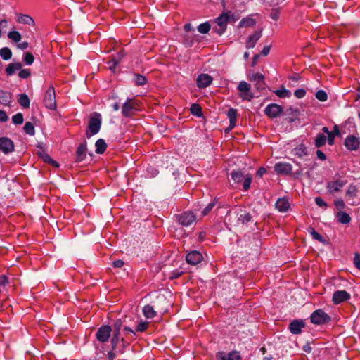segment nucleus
<instances>
[{
  "instance_id": "obj_1",
  "label": "nucleus",
  "mask_w": 360,
  "mask_h": 360,
  "mask_svg": "<svg viewBox=\"0 0 360 360\" xmlns=\"http://www.w3.org/2000/svg\"><path fill=\"white\" fill-rule=\"evenodd\" d=\"M123 331L124 337H120V334H113L110 340L112 349L121 354L124 352L126 348L136 338V333L129 327L125 326Z\"/></svg>"
},
{
  "instance_id": "obj_2",
  "label": "nucleus",
  "mask_w": 360,
  "mask_h": 360,
  "mask_svg": "<svg viewBox=\"0 0 360 360\" xmlns=\"http://www.w3.org/2000/svg\"><path fill=\"white\" fill-rule=\"evenodd\" d=\"M101 127V115L98 112H94L91 115L87 129L86 131V136L89 139L92 136L98 134Z\"/></svg>"
},
{
  "instance_id": "obj_3",
  "label": "nucleus",
  "mask_w": 360,
  "mask_h": 360,
  "mask_svg": "<svg viewBox=\"0 0 360 360\" xmlns=\"http://www.w3.org/2000/svg\"><path fill=\"white\" fill-rule=\"evenodd\" d=\"M231 177L236 184L243 181V191H247L249 190L252 181L251 174H245L241 170L238 169L231 172Z\"/></svg>"
},
{
  "instance_id": "obj_4",
  "label": "nucleus",
  "mask_w": 360,
  "mask_h": 360,
  "mask_svg": "<svg viewBox=\"0 0 360 360\" xmlns=\"http://www.w3.org/2000/svg\"><path fill=\"white\" fill-rule=\"evenodd\" d=\"M231 18H233V21L236 20L233 18V14H232L231 12L224 13L220 16H219L215 20L217 25L213 27V32L217 33L219 35H221L226 30L227 22L230 20Z\"/></svg>"
},
{
  "instance_id": "obj_5",
  "label": "nucleus",
  "mask_w": 360,
  "mask_h": 360,
  "mask_svg": "<svg viewBox=\"0 0 360 360\" xmlns=\"http://www.w3.org/2000/svg\"><path fill=\"white\" fill-rule=\"evenodd\" d=\"M141 110L140 103L132 98H128L123 104L122 113L124 117H131L136 111Z\"/></svg>"
},
{
  "instance_id": "obj_6",
  "label": "nucleus",
  "mask_w": 360,
  "mask_h": 360,
  "mask_svg": "<svg viewBox=\"0 0 360 360\" xmlns=\"http://www.w3.org/2000/svg\"><path fill=\"white\" fill-rule=\"evenodd\" d=\"M330 316L323 310H315L310 316L311 322L315 325H323L330 321Z\"/></svg>"
},
{
  "instance_id": "obj_7",
  "label": "nucleus",
  "mask_w": 360,
  "mask_h": 360,
  "mask_svg": "<svg viewBox=\"0 0 360 360\" xmlns=\"http://www.w3.org/2000/svg\"><path fill=\"white\" fill-rule=\"evenodd\" d=\"M44 104L46 108L50 110L56 109V92L53 86H50L46 91L44 96Z\"/></svg>"
},
{
  "instance_id": "obj_8",
  "label": "nucleus",
  "mask_w": 360,
  "mask_h": 360,
  "mask_svg": "<svg viewBox=\"0 0 360 360\" xmlns=\"http://www.w3.org/2000/svg\"><path fill=\"white\" fill-rule=\"evenodd\" d=\"M237 89L239 92V96L243 101H250L253 98L254 95L250 91L251 86L248 82H240L237 86Z\"/></svg>"
},
{
  "instance_id": "obj_9",
  "label": "nucleus",
  "mask_w": 360,
  "mask_h": 360,
  "mask_svg": "<svg viewBox=\"0 0 360 360\" xmlns=\"http://www.w3.org/2000/svg\"><path fill=\"white\" fill-rule=\"evenodd\" d=\"M344 146L349 151H356L360 148V137L350 134L344 140Z\"/></svg>"
},
{
  "instance_id": "obj_10",
  "label": "nucleus",
  "mask_w": 360,
  "mask_h": 360,
  "mask_svg": "<svg viewBox=\"0 0 360 360\" xmlns=\"http://www.w3.org/2000/svg\"><path fill=\"white\" fill-rule=\"evenodd\" d=\"M112 332V328L108 325L100 327L96 333V338L101 342H107Z\"/></svg>"
},
{
  "instance_id": "obj_11",
  "label": "nucleus",
  "mask_w": 360,
  "mask_h": 360,
  "mask_svg": "<svg viewBox=\"0 0 360 360\" xmlns=\"http://www.w3.org/2000/svg\"><path fill=\"white\" fill-rule=\"evenodd\" d=\"M283 110V109L281 105L271 103L265 108L264 112L269 118H275L278 117Z\"/></svg>"
},
{
  "instance_id": "obj_12",
  "label": "nucleus",
  "mask_w": 360,
  "mask_h": 360,
  "mask_svg": "<svg viewBox=\"0 0 360 360\" xmlns=\"http://www.w3.org/2000/svg\"><path fill=\"white\" fill-rule=\"evenodd\" d=\"M196 219L193 212H185L178 216V221L182 226H188Z\"/></svg>"
},
{
  "instance_id": "obj_13",
  "label": "nucleus",
  "mask_w": 360,
  "mask_h": 360,
  "mask_svg": "<svg viewBox=\"0 0 360 360\" xmlns=\"http://www.w3.org/2000/svg\"><path fill=\"white\" fill-rule=\"evenodd\" d=\"M14 143L7 137L0 138V150L4 154H8L14 150Z\"/></svg>"
},
{
  "instance_id": "obj_14",
  "label": "nucleus",
  "mask_w": 360,
  "mask_h": 360,
  "mask_svg": "<svg viewBox=\"0 0 360 360\" xmlns=\"http://www.w3.org/2000/svg\"><path fill=\"white\" fill-rule=\"evenodd\" d=\"M216 358L217 360H241V356L238 351H232L229 353L218 352Z\"/></svg>"
},
{
  "instance_id": "obj_15",
  "label": "nucleus",
  "mask_w": 360,
  "mask_h": 360,
  "mask_svg": "<svg viewBox=\"0 0 360 360\" xmlns=\"http://www.w3.org/2000/svg\"><path fill=\"white\" fill-rule=\"evenodd\" d=\"M350 298V294L345 290H337L333 292L332 300L335 304H339Z\"/></svg>"
},
{
  "instance_id": "obj_16",
  "label": "nucleus",
  "mask_w": 360,
  "mask_h": 360,
  "mask_svg": "<svg viewBox=\"0 0 360 360\" xmlns=\"http://www.w3.org/2000/svg\"><path fill=\"white\" fill-rule=\"evenodd\" d=\"M202 259V254L196 250L191 251L186 257V262L191 265H196L200 263Z\"/></svg>"
},
{
  "instance_id": "obj_17",
  "label": "nucleus",
  "mask_w": 360,
  "mask_h": 360,
  "mask_svg": "<svg viewBox=\"0 0 360 360\" xmlns=\"http://www.w3.org/2000/svg\"><path fill=\"white\" fill-rule=\"evenodd\" d=\"M212 77L207 74H200L196 79V84L198 88L203 89L209 86L212 82Z\"/></svg>"
},
{
  "instance_id": "obj_18",
  "label": "nucleus",
  "mask_w": 360,
  "mask_h": 360,
  "mask_svg": "<svg viewBox=\"0 0 360 360\" xmlns=\"http://www.w3.org/2000/svg\"><path fill=\"white\" fill-rule=\"evenodd\" d=\"M358 193V188L356 186L350 184L348 186V188L345 193V195L347 197V202L351 205H355L356 203L354 201L355 197H356Z\"/></svg>"
},
{
  "instance_id": "obj_19",
  "label": "nucleus",
  "mask_w": 360,
  "mask_h": 360,
  "mask_svg": "<svg viewBox=\"0 0 360 360\" xmlns=\"http://www.w3.org/2000/svg\"><path fill=\"white\" fill-rule=\"evenodd\" d=\"M292 165L287 162H278L274 166V170L277 174H289L292 172Z\"/></svg>"
},
{
  "instance_id": "obj_20",
  "label": "nucleus",
  "mask_w": 360,
  "mask_h": 360,
  "mask_svg": "<svg viewBox=\"0 0 360 360\" xmlns=\"http://www.w3.org/2000/svg\"><path fill=\"white\" fill-rule=\"evenodd\" d=\"M304 326L305 323L303 320H294L290 323L289 330L292 334H300Z\"/></svg>"
},
{
  "instance_id": "obj_21",
  "label": "nucleus",
  "mask_w": 360,
  "mask_h": 360,
  "mask_svg": "<svg viewBox=\"0 0 360 360\" xmlns=\"http://www.w3.org/2000/svg\"><path fill=\"white\" fill-rule=\"evenodd\" d=\"M250 80L255 82V86L257 89H264L265 88L264 77L260 73H255L250 77Z\"/></svg>"
},
{
  "instance_id": "obj_22",
  "label": "nucleus",
  "mask_w": 360,
  "mask_h": 360,
  "mask_svg": "<svg viewBox=\"0 0 360 360\" xmlns=\"http://www.w3.org/2000/svg\"><path fill=\"white\" fill-rule=\"evenodd\" d=\"M345 181L338 179L328 183L327 188L330 193L339 191L345 184Z\"/></svg>"
},
{
  "instance_id": "obj_23",
  "label": "nucleus",
  "mask_w": 360,
  "mask_h": 360,
  "mask_svg": "<svg viewBox=\"0 0 360 360\" xmlns=\"http://www.w3.org/2000/svg\"><path fill=\"white\" fill-rule=\"evenodd\" d=\"M290 202L285 198H278L276 202V209L281 212H287L290 208Z\"/></svg>"
},
{
  "instance_id": "obj_24",
  "label": "nucleus",
  "mask_w": 360,
  "mask_h": 360,
  "mask_svg": "<svg viewBox=\"0 0 360 360\" xmlns=\"http://www.w3.org/2000/svg\"><path fill=\"white\" fill-rule=\"evenodd\" d=\"M261 36V32L258 31L255 32L252 35L249 36L246 41V48H253L255 46L257 41L260 39Z\"/></svg>"
},
{
  "instance_id": "obj_25",
  "label": "nucleus",
  "mask_w": 360,
  "mask_h": 360,
  "mask_svg": "<svg viewBox=\"0 0 360 360\" xmlns=\"http://www.w3.org/2000/svg\"><path fill=\"white\" fill-rule=\"evenodd\" d=\"M12 95L10 92L6 91L0 90V105L4 106L10 105L11 102Z\"/></svg>"
},
{
  "instance_id": "obj_26",
  "label": "nucleus",
  "mask_w": 360,
  "mask_h": 360,
  "mask_svg": "<svg viewBox=\"0 0 360 360\" xmlns=\"http://www.w3.org/2000/svg\"><path fill=\"white\" fill-rule=\"evenodd\" d=\"M16 20L18 22L25 25H34V21L32 17L26 14H17Z\"/></svg>"
},
{
  "instance_id": "obj_27",
  "label": "nucleus",
  "mask_w": 360,
  "mask_h": 360,
  "mask_svg": "<svg viewBox=\"0 0 360 360\" xmlns=\"http://www.w3.org/2000/svg\"><path fill=\"white\" fill-rule=\"evenodd\" d=\"M237 110L234 108H230L227 112V117L229 119V128L233 129L236 124Z\"/></svg>"
},
{
  "instance_id": "obj_28",
  "label": "nucleus",
  "mask_w": 360,
  "mask_h": 360,
  "mask_svg": "<svg viewBox=\"0 0 360 360\" xmlns=\"http://www.w3.org/2000/svg\"><path fill=\"white\" fill-rule=\"evenodd\" d=\"M142 311L146 319H153L157 315V311L155 310L154 307L150 304L145 305Z\"/></svg>"
},
{
  "instance_id": "obj_29",
  "label": "nucleus",
  "mask_w": 360,
  "mask_h": 360,
  "mask_svg": "<svg viewBox=\"0 0 360 360\" xmlns=\"http://www.w3.org/2000/svg\"><path fill=\"white\" fill-rule=\"evenodd\" d=\"M338 136H340V130L338 126L335 124L333 127V131H330L327 136V141L328 145L333 146L335 142V138Z\"/></svg>"
},
{
  "instance_id": "obj_30",
  "label": "nucleus",
  "mask_w": 360,
  "mask_h": 360,
  "mask_svg": "<svg viewBox=\"0 0 360 360\" xmlns=\"http://www.w3.org/2000/svg\"><path fill=\"white\" fill-rule=\"evenodd\" d=\"M22 68V64L20 63H10L6 68V73L8 76L13 75L17 70H20Z\"/></svg>"
},
{
  "instance_id": "obj_31",
  "label": "nucleus",
  "mask_w": 360,
  "mask_h": 360,
  "mask_svg": "<svg viewBox=\"0 0 360 360\" xmlns=\"http://www.w3.org/2000/svg\"><path fill=\"white\" fill-rule=\"evenodd\" d=\"M95 146H96L95 152L97 154H103L107 148V144H106L105 141H104V139H98L96 141Z\"/></svg>"
},
{
  "instance_id": "obj_32",
  "label": "nucleus",
  "mask_w": 360,
  "mask_h": 360,
  "mask_svg": "<svg viewBox=\"0 0 360 360\" xmlns=\"http://www.w3.org/2000/svg\"><path fill=\"white\" fill-rule=\"evenodd\" d=\"M337 217L338 222L342 224H347L351 221L350 216L342 211H340L337 213Z\"/></svg>"
},
{
  "instance_id": "obj_33",
  "label": "nucleus",
  "mask_w": 360,
  "mask_h": 360,
  "mask_svg": "<svg viewBox=\"0 0 360 360\" xmlns=\"http://www.w3.org/2000/svg\"><path fill=\"white\" fill-rule=\"evenodd\" d=\"M86 143H82L80 144L77 149V160L82 161L84 159L86 156Z\"/></svg>"
},
{
  "instance_id": "obj_34",
  "label": "nucleus",
  "mask_w": 360,
  "mask_h": 360,
  "mask_svg": "<svg viewBox=\"0 0 360 360\" xmlns=\"http://www.w3.org/2000/svg\"><path fill=\"white\" fill-rule=\"evenodd\" d=\"M327 141V137L323 134H318L314 141L315 146L320 148L323 146Z\"/></svg>"
},
{
  "instance_id": "obj_35",
  "label": "nucleus",
  "mask_w": 360,
  "mask_h": 360,
  "mask_svg": "<svg viewBox=\"0 0 360 360\" xmlns=\"http://www.w3.org/2000/svg\"><path fill=\"white\" fill-rule=\"evenodd\" d=\"M18 103L22 107L25 108H28L30 107V101L27 95L23 94L20 95L18 98Z\"/></svg>"
},
{
  "instance_id": "obj_36",
  "label": "nucleus",
  "mask_w": 360,
  "mask_h": 360,
  "mask_svg": "<svg viewBox=\"0 0 360 360\" xmlns=\"http://www.w3.org/2000/svg\"><path fill=\"white\" fill-rule=\"evenodd\" d=\"M275 94L279 98H288L290 96L291 93L287 90L284 86H282L280 89H277L274 91Z\"/></svg>"
},
{
  "instance_id": "obj_37",
  "label": "nucleus",
  "mask_w": 360,
  "mask_h": 360,
  "mask_svg": "<svg viewBox=\"0 0 360 360\" xmlns=\"http://www.w3.org/2000/svg\"><path fill=\"white\" fill-rule=\"evenodd\" d=\"M134 81L136 86H143L146 84L147 79L146 77H144L141 75L136 74L134 76Z\"/></svg>"
},
{
  "instance_id": "obj_38",
  "label": "nucleus",
  "mask_w": 360,
  "mask_h": 360,
  "mask_svg": "<svg viewBox=\"0 0 360 360\" xmlns=\"http://www.w3.org/2000/svg\"><path fill=\"white\" fill-rule=\"evenodd\" d=\"M211 29V25L208 22L201 23L198 27V30L201 34H207Z\"/></svg>"
},
{
  "instance_id": "obj_39",
  "label": "nucleus",
  "mask_w": 360,
  "mask_h": 360,
  "mask_svg": "<svg viewBox=\"0 0 360 360\" xmlns=\"http://www.w3.org/2000/svg\"><path fill=\"white\" fill-rule=\"evenodd\" d=\"M0 56L4 60H8L12 56L11 51L7 47L2 48L0 49Z\"/></svg>"
},
{
  "instance_id": "obj_40",
  "label": "nucleus",
  "mask_w": 360,
  "mask_h": 360,
  "mask_svg": "<svg viewBox=\"0 0 360 360\" xmlns=\"http://www.w3.org/2000/svg\"><path fill=\"white\" fill-rule=\"evenodd\" d=\"M23 129L27 134L30 136H33L35 134L34 127L32 122H26L24 125Z\"/></svg>"
},
{
  "instance_id": "obj_41",
  "label": "nucleus",
  "mask_w": 360,
  "mask_h": 360,
  "mask_svg": "<svg viewBox=\"0 0 360 360\" xmlns=\"http://www.w3.org/2000/svg\"><path fill=\"white\" fill-rule=\"evenodd\" d=\"M308 232L311 234V237L319 241V242H321L323 243L324 240H323V238L317 232L315 231V229L312 227H309L308 228Z\"/></svg>"
},
{
  "instance_id": "obj_42",
  "label": "nucleus",
  "mask_w": 360,
  "mask_h": 360,
  "mask_svg": "<svg viewBox=\"0 0 360 360\" xmlns=\"http://www.w3.org/2000/svg\"><path fill=\"white\" fill-rule=\"evenodd\" d=\"M255 25V20L251 18L243 19L239 25L240 27H253Z\"/></svg>"
},
{
  "instance_id": "obj_43",
  "label": "nucleus",
  "mask_w": 360,
  "mask_h": 360,
  "mask_svg": "<svg viewBox=\"0 0 360 360\" xmlns=\"http://www.w3.org/2000/svg\"><path fill=\"white\" fill-rule=\"evenodd\" d=\"M252 219V215L250 213H244L239 216L238 221L243 224H247Z\"/></svg>"
},
{
  "instance_id": "obj_44",
  "label": "nucleus",
  "mask_w": 360,
  "mask_h": 360,
  "mask_svg": "<svg viewBox=\"0 0 360 360\" xmlns=\"http://www.w3.org/2000/svg\"><path fill=\"white\" fill-rule=\"evenodd\" d=\"M8 37L14 42H19L21 40V34L18 31L10 32Z\"/></svg>"
},
{
  "instance_id": "obj_45",
  "label": "nucleus",
  "mask_w": 360,
  "mask_h": 360,
  "mask_svg": "<svg viewBox=\"0 0 360 360\" xmlns=\"http://www.w3.org/2000/svg\"><path fill=\"white\" fill-rule=\"evenodd\" d=\"M122 326V320L121 319L116 320L113 324V329H112V330L113 331V334H120Z\"/></svg>"
},
{
  "instance_id": "obj_46",
  "label": "nucleus",
  "mask_w": 360,
  "mask_h": 360,
  "mask_svg": "<svg viewBox=\"0 0 360 360\" xmlns=\"http://www.w3.org/2000/svg\"><path fill=\"white\" fill-rule=\"evenodd\" d=\"M316 98L320 101L324 102L328 99V95L323 90H319L315 94Z\"/></svg>"
},
{
  "instance_id": "obj_47",
  "label": "nucleus",
  "mask_w": 360,
  "mask_h": 360,
  "mask_svg": "<svg viewBox=\"0 0 360 360\" xmlns=\"http://www.w3.org/2000/svg\"><path fill=\"white\" fill-rule=\"evenodd\" d=\"M191 111L193 115L198 117H200L202 115V109L198 104H193L191 108Z\"/></svg>"
},
{
  "instance_id": "obj_48",
  "label": "nucleus",
  "mask_w": 360,
  "mask_h": 360,
  "mask_svg": "<svg viewBox=\"0 0 360 360\" xmlns=\"http://www.w3.org/2000/svg\"><path fill=\"white\" fill-rule=\"evenodd\" d=\"M149 323L147 321H140L136 328L137 332H144L147 330Z\"/></svg>"
},
{
  "instance_id": "obj_49",
  "label": "nucleus",
  "mask_w": 360,
  "mask_h": 360,
  "mask_svg": "<svg viewBox=\"0 0 360 360\" xmlns=\"http://www.w3.org/2000/svg\"><path fill=\"white\" fill-rule=\"evenodd\" d=\"M13 122L15 124H20L23 122V115L22 113L18 112L12 117Z\"/></svg>"
},
{
  "instance_id": "obj_50",
  "label": "nucleus",
  "mask_w": 360,
  "mask_h": 360,
  "mask_svg": "<svg viewBox=\"0 0 360 360\" xmlns=\"http://www.w3.org/2000/svg\"><path fill=\"white\" fill-rule=\"evenodd\" d=\"M295 154L299 157H303L307 155L306 148L301 145L295 148Z\"/></svg>"
},
{
  "instance_id": "obj_51",
  "label": "nucleus",
  "mask_w": 360,
  "mask_h": 360,
  "mask_svg": "<svg viewBox=\"0 0 360 360\" xmlns=\"http://www.w3.org/2000/svg\"><path fill=\"white\" fill-rule=\"evenodd\" d=\"M34 56L31 53H26L23 58V60L27 65H31L34 62Z\"/></svg>"
},
{
  "instance_id": "obj_52",
  "label": "nucleus",
  "mask_w": 360,
  "mask_h": 360,
  "mask_svg": "<svg viewBox=\"0 0 360 360\" xmlns=\"http://www.w3.org/2000/svg\"><path fill=\"white\" fill-rule=\"evenodd\" d=\"M31 75L30 69H22L20 70L18 76L22 79H27Z\"/></svg>"
},
{
  "instance_id": "obj_53",
  "label": "nucleus",
  "mask_w": 360,
  "mask_h": 360,
  "mask_svg": "<svg viewBox=\"0 0 360 360\" xmlns=\"http://www.w3.org/2000/svg\"><path fill=\"white\" fill-rule=\"evenodd\" d=\"M119 63V60H117L115 58H112V60L108 61V68L111 70H114L116 68V66Z\"/></svg>"
},
{
  "instance_id": "obj_54",
  "label": "nucleus",
  "mask_w": 360,
  "mask_h": 360,
  "mask_svg": "<svg viewBox=\"0 0 360 360\" xmlns=\"http://www.w3.org/2000/svg\"><path fill=\"white\" fill-rule=\"evenodd\" d=\"M215 205V203L214 202H210L207 207L202 210V216H206L213 209V207H214Z\"/></svg>"
},
{
  "instance_id": "obj_55",
  "label": "nucleus",
  "mask_w": 360,
  "mask_h": 360,
  "mask_svg": "<svg viewBox=\"0 0 360 360\" xmlns=\"http://www.w3.org/2000/svg\"><path fill=\"white\" fill-rule=\"evenodd\" d=\"M294 95L297 98H302L306 95V91L304 89H298L295 91Z\"/></svg>"
},
{
  "instance_id": "obj_56",
  "label": "nucleus",
  "mask_w": 360,
  "mask_h": 360,
  "mask_svg": "<svg viewBox=\"0 0 360 360\" xmlns=\"http://www.w3.org/2000/svg\"><path fill=\"white\" fill-rule=\"evenodd\" d=\"M315 202L319 207H323L324 209L328 207L327 203L321 197L316 198Z\"/></svg>"
},
{
  "instance_id": "obj_57",
  "label": "nucleus",
  "mask_w": 360,
  "mask_h": 360,
  "mask_svg": "<svg viewBox=\"0 0 360 360\" xmlns=\"http://www.w3.org/2000/svg\"><path fill=\"white\" fill-rule=\"evenodd\" d=\"M354 264L356 269L360 270V254L355 253L354 257Z\"/></svg>"
},
{
  "instance_id": "obj_58",
  "label": "nucleus",
  "mask_w": 360,
  "mask_h": 360,
  "mask_svg": "<svg viewBox=\"0 0 360 360\" xmlns=\"http://www.w3.org/2000/svg\"><path fill=\"white\" fill-rule=\"evenodd\" d=\"M280 12L278 9L274 8L271 10L270 16L274 20H277L279 18Z\"/></svg>"
},
{
  "instance_id": "obj_59",
  "label": "nucleus",
  "mask_w": 360,
  "mask_h": 360,
  "mask_svg": "<svg viewBox=\"0 0 360 360\" xmlns=\"http://www.w3.org/2000/svg\"><path fill=\"white\" fill-rule=\"evenodd\" d=\"M335 205L339 210H343L345 207V203L342 200H338L334 202Z\"/></svg>"
},
{
  "instance_id": "obj_60",
  "label": "nucleus",
  "mask_w": 360,
  "mask_h": 360,
  "mask_svg": "<svg viewBox=\"0 0 360 360\" xmlns=\"http://www.w3.org/2000/svg\"><path fill=\"white\" fill-rule=\"evenodd\" d=\"M124 262L121 259H117L113 262L112 266L115 268H121L124 266Z\"/></svg>"
},
{
  "instance_id": "obj_61",
  "label": "nucleus",
  "mask_w": 360,
  "mask_h": 360,
  "mask_svg": "<svg viewBox=\"0 0 360 360\" xmlns=\"http://www.w3.org/2000/svg\"><path fill=\"white\" fill-rule=\"evenodd\" d=\"M316 155L319 160H325L326 159V155H325V153L320 150H318L316 151Z\"/></svg>"
},
{
  "instance_id": "obj_62",
  "label": "nucleus",
  "mask_w": 360,
  "mask_h": 360,
  "mask_svg": "<svg viewBox=\"0 0 360 360\" xmlns=\"http://www.w3.org/2000/svg\"><path fill=\"white\" fill-rule=\"evenodd\" d=\"M8 120V116L6 113L0 110V122H6Z\"/></svg>"
},
{
  "instance_id": "obj_63",
  "label": "nucleus",
  "mask_w": 360,
  "mask_h": 360,
  "mask_svg": "<svg viewBox=\"0 0 360 360\" xmlns=\"http://www.w3.org/2000/svg\"><path fill=\"white\" fill-rule=\"evenodd\" d=\"M269 51H270V46H265L261 51V55L266 56L269 53Z\"/></svg>"
},
{
  "instance_id": "obj_64",
  "label": "nucleus",
  "mask_w": 360,
  "mask_h": 360,
  "mask_svg": "<svg viewBox=\"0 0 360 360\" xmlns=\"http://www.w3.org/2000/svg\"><path fill=\"white\" fill-rule=\"evenodd\" d=\"M41 158L45 162L49 163L51 161H52V158H51V156L46 153L41 155Z\"/></svg>"
}]
</instances>
